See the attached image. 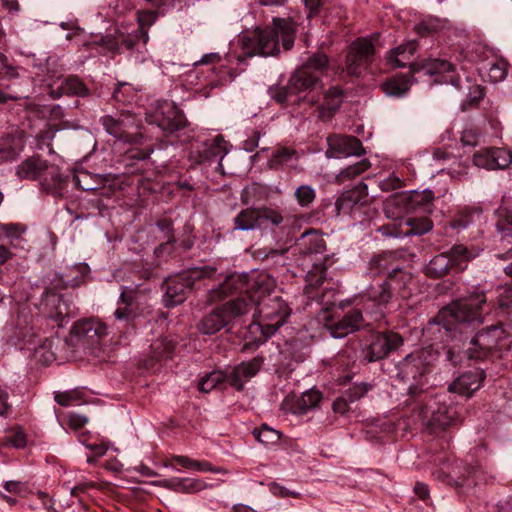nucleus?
I'll return each mask as SVG.
<instances>
[{"mask_svg":"<svg viewBox=\"0 0 512 512\" xmlns=\"http://www.w3.org/2000/svg\"><path fill=\"white\" fill-rule=\"evenodd\" d=\"M104 129L116 138L128 140L127 129L135 125L134 118L130 114H121L119 117L104 116L101 118Z\"/></svg>","mask_w":512,"mask_h":512,"instance_id":"obj_27","label":"nucleus"},{"mask_svg":"<svg viewBox=\"0 0 512 512\" xmlns=\"http://www.w3.org/2000/svg\"><path fill=\"white\" fill-rule=\"evenodd\" d=\"M421 413L427 425L446 428L453 423L455 410L445 404H438L436 409L432 405L425 406Z\"/></svg>","mask_w":512,"mask_h":512,"instance_id":"obj_25","label":"nucleus"},{"mask_svg":"<svg viewBox=\"0 0 512 512\" xmlns=\"http://www.w3.org/2000/svg\"><path fill=\"white\" fill-rule=\"evenodd\" d=\"M259 229H267L269 227H279L284 222L283 215L272 208H258Z\"/></svg>","mask_w":512,"mask_h":512,"instance_id":"obj_38","label":"nucleus"},{"mask_svg":"<svg viewBox=\"0 0 512 512\" xmlns=\"http://www.w3.org/2000/svg\"><path fill=\"white\" fill-rule=\"evenodd\" d=\"M90 271L86 263H78L67 267L63 273L55 275L51 280L53 287L61 289L75 288L84 282L85 277Z\"/></svg>","mask_w":512,"mask_h":512,"instance_id":"obj_24","label":"nucleus"},{"mask_svg":"<svg viewBox=\"0 0 512 512\" xmlns=\"http://www.w3.org/2000/svg\"><path fill=\"white\" fill-rule=\"evenodd\" d=\"M262 364L263 358L261 357H255L248 362L240 363L227 374V382L237 390H241L244 383L259 372Z\"/></svg>","mask_w":512,"mask_h":512,"instance_id":"obj_23","label":"nucleus"},{"mask_svg":"<svg viewBox=\"0 0 512 512\" xmlns=\"http://www.w3.org/2000/svg\"><path fill=\"white\" fill-rule=\"evenodd\" d=\"M156 226L163 233V238L167 243L174 242L173 222L171 219H161L156 223Z\"/></svg>","mask_w":512,"mask_h":512,"instance_id":"obj_56","label":"nucleus"},{"mask_svg":"<svg viewBox=\"0 0 512 512\" xmlns=\"http://www.w3.org/2000/svg\"><path fill=\"white\" fill-rule=\"evenodd\" d=\"M162 486L181 493H196L206 487V484L198 479L173 478L162 482Z\"/></svg>","mask_w":512,"mask_h":512,"instance_id":"obj_33","label":"nucleus"},{"mask_svg":"<svg viewBox=\"0 0 512 512\" xmlns=\"http://www.w3.org/2000/svg\"><path fill=\"white\" fill-rule=\"evenodd\" d=\"M370 167V163L367 159H362L361 161L357 162L354 165H350L343 169L338 175H337V181L339 183H342L346 180L353 179Z\"/></svg>","mask_w":512,"mask_h":512,"instance_id":"obj_44","label":"nucleus"},{"mask_svg":"<svg viewBox=\"0 0 512 512\" xmlns=\"http://www.w3.org/2000/svg\"><path fill=\"white\" fill-rule=\"evenodd\" d=\"M473 163L487 170L505 169L512 163V154L503 148H489L477 151Z\"/></svg>","mask_w":512,"mask_h":512,"instance_id":"obj_19","label":"nucleus"},{"mask_svg":"<svg viewBox=\"0 0 512 512\" xmlns=\"http://www.w3.org/2000/svg\"><path fill=\"white\" fill-rule=\"evenodd\" d=\"M112 97L117 102H129L133 97L130 85L127 83H119L118 87L113 91Z\"/></svg>","mask_w":512,"mask_h":512,"instance_id":"obj_55","label":"nucleus"},{"mask_svg":"<svg viewBox=\"0 0 512 512\" xmlns=\"http://www.w3.org/2000/svg\"><path fill=\"white\" fill-rule=\"evenodd\" d=\"M88 422V418L79 414L68 415V425L73 430H78L84 427Z\"/></svg>","mask_w":512,"mask_h":512,"instance_id":"obj_61","label":"nucleus"},{"mask_svg":"<svg viewBox=\"0 0 512 512\" xmlns=\"http://www.w3.org/2000/svg\"><path fill=\"white\" fill-rule=\"evenodd\" d=\"M328 69V57L323 53L310 56L289 79L290 92L299 96V103H307L310 106L319 101L318 90L323 89L321 76Z\"/></svg>","mask_w":512,"mask_h":512,"instance_id":"obj_4","label":"nucleus"},{"mask_svg":"<svg viewBox=\"0 0 512 512\" xmlns=\"http://www.w3.org/2000/svg\"><path fill=\"white\" fill-rule=\"evenodd\" d=\"M253 303L243 297H236L206 314L198 323L197 330L212 335L233 324L251 311Z\"/></svg>","mask_w":512,"mask_h":512,"instance_id":"obj_8","label":"nucleus"},{"mask_svg":"<svg viewBox=\"0 0 512 512\" xmlns=\"http://www.w3.org/2000/svg\"><path fill=\"white\" fill-rule=\"evenodd\" d=\"M364 325V318L361 310L351 309L337 321H330L325 324L333 338H343L359 330Z\"/></svg>","mask_w":512,"mask_h":512,"instance_id":"obj_21","label":"nucleus"},{"mask_svg":"<svg viewBox=\"0 0 512 512\" xmlns=\"http://www.w3.org/2000/svg\"><path fill=\"white\" fill-rule=\"evenodd\" d=\"M114 316L117 320L131 322L137 317V307L118 305Z\"/></svg>","mask_w":512,"mask_h":512,"instance_id":"obj_53","label":"nucleus"},{"mask_svg":"<svg viewBox=\"0 0 512 512\" xmlns=\"http://www.w3.org/2000/svg\"><path fill=\"white\" fill-rule=\"evenodd\" d=\"M275 285L274 279L264 272L233 273L207 292L206 303L211 305L239 293V297L253 303V324H257L262 334L269 337L286 322L291 313L290 307L281 297H270Z\"/></svg>","mask_w":512,"mask_h":512,"instance_id":"obj_1","label":"nucleus"},{"mask_svg":"<svg viewBox=\"0 0 512 512\" xmlns=\"http://www.w3.org/2000/svg\"><path fill=\"white\" fill-rule=\"evenodd\" d=\"M136 289L124 286L122 287V291L120 293L117 304L118 305H127L131 307H136Z\"/></svg>","mask_w":512,"mask_h":512,"instance_id":"obj_54","label":"nucleus"},{"mask_svg":"<svg viewBox=\"0 0 512 512\" xmlns=\"http://www.w3.org/2000/svg\"><path fill=\"white\" fill-rule=\"evenodd\" d=\"M485 303L484 292L475 288L467 296L441 309L434 318V322L443 328L452 339H455L457 332L462 335L466 327L483 322L482 306Z\"/></svg>","mask_w":512,"mask_h":512,"instance_id":"obj_3","label":"nucleus"},{"mask_svg":"<svg viewBox=\"0 0 512 512\" xmlns=\"http://www.w3.org/2000/svg\"><path fill=\"white\" fill-rule=\"evenodd\" d=\"M96 43L102 45L106 50L110 52L117 53L120 51L119 36L108 35L101 37L100 41Z\"/></svg>","mask_w":512,"mask_h":512,"instance_id":"obj_58","label":"nucleus"},{"mask_svg":"<svg viewBox=\"0 0 512 512\" xmlns=\"http://www.w3.org/2000/svg\"><path fill=\"white\" fill-rule=\"evenodd\" d=\"M7 441L16 448H22L26 444V436L22 431H14L7 437Z\"/></svg>","mask_w":512,"mask_h":512,"instance_id":"obj_62","label":"nucleus"},{"mask_svg":"<svg viewBox=\"0 0 512 512\" xmlns=\"http://www.w3.org/2000/svg\"><path fill=\"white\" fill-rule=\"evenodd\" d=\"M485 376L484 370L480 368L464 372L449 385V391L470 397L481 387Z\"/></svg>","mask_w":512,"mask_h":512,"instance_id":"obj_22","label":"nucleus"},{"mask_svg":"<svg viewBox=\"0 0 512 512\" xmlns=\"http://www.w3.org/2000/svg\"><path fill=\"white\" fill-rule=\"evenodd\" d=\"M73 182L84 191H99V195L110 197L115 192L114 177L111 174H92L86 170H77Z\"/></svg>","mask_w":512,"mask_h":512,"instance_id":"obj_15","label":"nucleus"},{"mask_svg":"<svg viewBox=\"0 0 512 512\" xmlns=\"http://www.w3.org/2000/svg\"><path fill=\"white\" fill-rule=\"evenodd\" d=\"M506 75L507 63L504 61L492 63L488 70V76L493 82H500L504 80Z\"/></svg>","mask_w":512,"mask_h":512,"instance_id":"obj_51","label":"nucleus"},{"mask_svg":"<svg viewBox=\"0 0 512 512\" xmlns=\"http://www.w3.org/2000/svg\"><path fill=\"white\" fill-rule=\"evenodd\" d=\"M298 154L293 148L281 147L277 149L272 158L270 159V167L277 168L278 166L288 165L294 167L297 164Z\"/></svg>","mask_w":512,"mask_h":512,"instance_id":"obj_39","label":"nucleus"},{"mask_svg":"<svg viewBox=\"0 0 512 512\" xmlns=\"http://www.w3.org/2000/svg\"><path fill=\"white\" fill-rule=\"evenodd\" d=\"M224 381H227V374L222 371H213L200 380L198 387L201 392L208 393Z\"/></svg>","mask_w":512,"mask_h":512,"instance_id":"obj_43","label":"nucleus"},{"mask_svg":"<svg viewBox=\"0 0 512 512\" xmlns=\"http://www.w3.org/2000/svg\"><path fill=\"white\" fill-rule=\"evenodd\" d=\"M475 257L465 246H453L448 252L433 257L425 268L426 275L431 278H441L450 271H461L466 263Z\"/></svg>","mask_w":512,"mask_h":512,"instance_id":"obj_10","label":"nucleus"},{"mask_svg":"<svg viewBox=\"0 0 512 512\" xmlns=\"http://www.w3.org/2000/svg\"><path fill=\"white\" fill-rule=\"evenodd\" d=\"M295 28L290 19L274 18L272 27L255 29L240 37L243 55L240 62L255 55L270 56L279 52V41L284 49L289 50L294 44Z\"/></svg>","mask_w":512,"mask_h":512,"instance_id":"obj_2","label":"nucleus"},{"mask_svg":"<svg viewBox=\"0 0 512 512\" xmlns=\"http://www.w3.org/2000/svg\"><path fill=\"white\" fill-rule=\"evenodd\" d=\"M327 157H349L360 156L365 153L362 142L348 135H331L327 137Z\"/></svg>","mask_w":512,"mask_h":512,"instance_id":"obj_17","label":"nucleus"},{"mask_svg":"<svg viewBox=\"0 0 512 512\" xmlns=\"http://www.w3.org/2000/svg\"><path fill=\"white\" fill-rule=\"evenodd\" d=\"M19 179H41L42 188L55 197H62L67 186L58 166L50 164L39 156H32L22 161L16 168Z\"/></svg>","mask_w":512,"mask_h":512,"instance_id":"obj_6","label":"nucleus"},{"mask_svg":"<svg viewBox=\"0 0 512 512\" xmlns=\"http://www.w3.org/2000/svg\"><path fill=\"white\" fill-rule=\"evenodd\" d=\"M398 264L393 253H382L371 257L367 264V272L370 276H383L397 272Z\"/></svg>","mask_w":512,"mask_h":512,"instance_id":"obj_29","label":"nucleus"},{"mask_svg":"<svg viewBox=\"0 0 512 512\" xmlns=\"http://www.w3.org/2000/svg\"><path fill=\"white\" fill-rule=\"evenodd\" d=\"M216 273L213 266L194 267L173 277H169L162 285L163 301L166 307L182 304L193 290L197 281L211 278Z\"/></svg>","mask_w":512,"mask_h":512,"instance_id":"obj_7","label":"nucleus"},{"mask_svg":"<svg viewBox=\"0 0 512 512\" xmlns=\"http://www.w3.org/2000/svg\"><path fill=\"white\" fill-rule=\"evenodd\" d=\"M256 439L264 445H272L280 440V433L267 425H263L260 429L253 432Z\"/></svg>","mask_w":512,"mask_h":512,"instance_id":"obj_48","label":"nucleus"},{"mask_svg":"<svg viewBox=\"0 0 512 512\" xmlns=\"http://www.w3.org/2000/svg\"><path fill=\"white\" fill-rule=\"evenodd\" d=\"M367 296L379 309V315L376 316V320L382 318L384 315V309L393 300L394 292L389 286V283L383 280L376 285H372L367 290Z\"/></svg>","mask_w":512,"mask_h":512,"instance_id":"obj_30","label":"nucleus"},{"mask_svg":"<svg viewBox=\"0 0 512 512\" xmlns=\"http://www.w3.org/2000/svg\"><path fill=\"white\" fill-rule=\"evenodd\" d=\"M342 102V90L337 86L329 88L324 92L323 102L317 108L318 118L322 121L331 120L336 111L340 108Z\"/></svg>","mask_w":512,"mask_h":512,"instance_id":"obj_26","label":"nucleus"},{"mask_svg":"<svg viewBox=\"0 0 512 512\" xmlns=\"http://www.w3.org/2000/svg\"><path fill=\"white\" fill-rule=\"evenodd\" d=\"M49 95L53 99H58L64 95L87 97L90 93L87 85L76 75H70L66 78H59L48 86Z\"/></svg>","mask_w":512,"mask_h":512,"instance_id":"obj_20","label":"nucleus"},{"mask_svg":"<svg viewBox=\"0 0 512 512\" xmlns=\"http://www.w3.org/2000/svg\"><path fill=\"white\" fill-rule=\"evenodd\" d=\"M227 152V142L223 139L222 136L218 135L214 138L213 142L206 150L205 159L212 161L215 158H220L219 167H221V161Z\"/></svg>","mask_w":512,"mask_h":512,"instance_id":"obj_42","label":"nucleus"},{"mask_svg":"<svg viewBox=\"0 0 512 512\" xmlns=\"http://www.w3.org/2000/svg\"><path fill=\"white\" fill-rule=\"evenodd\" d=\"M368 196V187L361 183L356 187L347 190L336 201V208L339 213H349L352 209L364 202Z\"/></svg>","mask_w":512,"mask_h":512,"instance_id":"obj_28","label":"nucleus"},{"mask_svg":"<svg viewBox=\"0 0 512 512\" xmlns=\"http://www.w3.org/2000/svg\"><path fill=\"white\" fill-rule=\"evenodd\" d=\"M370 388L371 386L367 383L355 384L345 392L344 396L349 400L350 403H354L361 399L369 391Z\"/></svg>","mask_w":512,"mask_h":512,"instance_id":"obj_52","label":"nucleus"},{"mask_svg":"<svg viewBox=\"0 0 512 512\" xmlns=\"http://www.w3.org/2000/svg\"><path fill=\"white\" fill-rule=\"evenodd\" d=\"M403 186V181L397 177L396 175L392 174L381 181L380 187L384 191L388 190H395L398 188H401Z\"/></svg>","mask_w":512,"mask_h":512,"instance_id":"obj_59","label":"nucleus"},{"mask_svg":"<svg viewBox=\"0 0 512 512\" xmlns=\"http://www.w3.org/2000/svg\"><path fill=\"white\" fill-rule=\"evenodd\" d=\"M54 400L63 407L80 405L83 402L82 393L77 390L57 392Z\"/></svg>","mask_w":512,"mask_h":512,"instance_id":"obj_45","label":"nucleus"},{"mask_svg":"<svg viewBox=\"0 0 512 512\" xmlns=\"http://www.w3.org/2000/svg\"><path fill=\"white\" fill-rule=\"evenodd\" d=\"M153 357L157 360L169 358L174 350V346L166 339H157L151 344Z\"/></svg>","mask_w":512,"mask_h":512,"instance_id":"obj_49","label":"nucleus"},{"mask_svg":"<svg viewBox=\"0 0 512 512\" xmlns=\"http://www.w3.org/2000/svg\"><path fill=\"white\" fill-rule=\"evenodd\" d=\"M294 195H295L297 203L301 207H308L314 202V200L316 198V191L310 185H300L295 190Z\"/></svg>","mask_w":512,"mask_h":512,"instance_id":"obj_46","label":"nucleus"},{"mask_svg":"<svg viewBox=\"0 0 512 512\" xmlns=\"http://www.w3.org/2000/svg\"><path fill=\"white\" fill-rule=\"evenodd\" d=\"M412 213L430 214L434 209V193L432 190L410 191Z\"/></svg>","mask_w":512,"mask_h":512,"instance_id":"obj_32","label":"nucleus"},{"mask_svg":"<svg viewBox=\"0 0 512 512\" xmlns=\"http://www.w3.org/2000/svg\"><path fill=\"white\" fill-rule=\"evenodd\" d=\"M479 139V133L475 129H465L461 135V142L464 146H476Z\"/></svg>","mask_w":512,"mask_h":512,"instance_id":"obj_60","label":"nucleus"},{"mask_svg":"<svg viewBox=\"0 0 512 512\" xmlns=\"http://www.w3.org/2000/svg\"><path fill=\"white\" fill-rule=\"evenodd\" d=\"M374 55V46L368 39H358L349 50L346 58L347 71L350 75H358L361 68L366 67Z\"/></svg>","mask_w":512,"mask_h":512,"instance_id":"obj_18","label":"nucleus"},{"mask_svg":"<svg viewBox=\"0 0 512 512\" xmlns=\"http://www.w3.org/2000/svg\"><path fill=\"white\" fill-rule=\"evenodd\" d=\"M73 334L79 344L94 348L100 344L107 334L106 325L98 319L90 318L77 322L73 326Z\"/></svg>","mask_w":512,"mask_h":512,"instance_id":"obj_16","label":"nucleus"},{"mask_svg":"<svg viewBox=\"0 0 512 512\" xmlns=\"http://www.w3.org/2000/svg\"><path fill=\"white\" fill-rule=\"evenodd\" d=\"M234 228L241 231L259 229L258 208H247L234 218Z\"/></svg>","mask_w":512,"mask_h":512,"instance_id":"obj_37","label":"nucleus"},{"mask_svg":"<svg viewBox=\"0 0 512 512\" xmlns=\"http://www.w3.org/2000/svg\"><path fill=\"white\" fill-rule=\"evenodd\" d=\"M299 245L306 254H318L326 249V242L322 235L313 230L302 234Z\"/></svg>","mask_w":512,"mask_h":512,"instance_id":"obj_35","label":"nucleus"},{"mask_svg":"<svg viewBox=\"0 0 512 512\" xmlns=\"http://www.w3.org/2000/svg\"><path fill=\"white\" fill-rule=\"evenodd\" d=\"M472 222V215L469 212H462L458 214L451 222L450 226L453 229L462 230L467 228Z\"/></svg>","mask_w":512,"mask_h":512,"instance_id":"obj_57","label":"nucleus"},{"mask_svg":"<svg viewBox=\"0 0 512 512\" xmlns=\"http://www.w3.org/2000/svg\"><path fill=\"white\" fill-rule=\"evenodd\" d=\"M385 281L389 283V286L394 292V296H399L401 298L408 297V292H406V289L412 281V275L409 272L402 270L398 266L397 272L388 274V277H386Z\"/></svg>","mask_w":512,"mask_h":512,"instance_id":"obj_34","label":"nucleus"},{"mask_svg":"<svg viewBox=\"0 0 512 512\" xmlns=\"http://www.w3.org/2000/svg\"><path fill=\"white\" fill-rule=\"evenodd\" d=\"M438 359V352L433 347L414 351L395 365V377L408 384V395L420 397L426 386V375L433 363Z\"/></svg>","mask_w":512,"mask_h":512,"instance_id":"obj_5","label":"nucleus"},{"mask_svg":"<svg viewBox=\"0 0 512 512\" xmlns=\"http://www.w3.org/2000/svg\"><path fill=\"white\" fill-rule=\"evenodd\" d=\"M444 356L445 360L447 362H450L451 365L453 366H457L458 364H460L463 358V356L459 352L455 351L454 348L451 347L444 348Z\"/></svg>","mask_w":512,"mask_h":512,"instance_id":"obj_64","label":"nucleus"},{"mask_svg":"<svg viewBox=\"0 0 512 512\" xmlns=\"http://www.w3.org/2000/svg\"><path fill=\"white\" fill-rule=\"evenodd\" d=\"M158 17V13L155 10H142L137 12V20L141 29V33L144 36V41L148 39L147 31L144 30L146 27H150L154 24Z\"/></svg>","mask_w":512,"mask_h":512,"instance_id":"obj_50","label":"nucleus"},{"mask_svg":"<svg viewBox=\"0 0 512 512\" xmlns=\"http://www.w3.org/2000/svg\"><path fill=\"white\" fill-rule=\"evenodd\" d=\"M403 345V338L393 331L377 333L372 337L370 344L364 352L368 362H375L385 358L390 352L398 350Z\"/></svg>","mask_w":512,"mask_h":512,"instance_id":"obj_14","label":"nucleus"},{"mask_svg":"<svg viewBox=\"0 0 512 512\" xmlns=\"http://www.w3.org/2000/svg\"><path fill=\"white\" fill-rule=\"evenodd\" d=\"M322 399V394L314 389L304 392L297 402V410L305 414L310 409L316 407Z\"/></svg>","mask_w":512,"mask_h":512,"instance_id":"obj_41","label":"nucleus"},{"mask_svg":"<svg viewBox=\"0 0 512 512\" xmlns=\"http://www.w3.org/2000/svg\"><path fill=\"white\" fill-rule=\"evenodd\" d=\"M25 231V228L15 223H0V236H4L10 240L12 245H16L15 242L21 239V235Z\"/></svg>","mask_w":512,"mask_h":512,"instance_id":"obj_47","label":"nucleus"},{"mask_svg":"<svg viewBox=\"0 0 512 512\" xmlns=\"http://www.w3.org/2000/svg\"><path fill=\"white\" fill-rule=\"evenodd\" d=\"M406 225L409 227L406 235H423L433 227L432 221L427 216L407 218Z\"/></svg>","mask_w":512,"mask_h":512,"instance_id":"obj_40","label":"nucleus"},{"mask_svg":"<svg viewBox=\"0 0 512 512\" xmlns=\"http://www.w3.org/2000/svg\"><path fill=\"white\" fill-rule=\"evenodd\" d=\"M349 403V400L345 396L337 398L332 404V409L335 413L344 415L350 409Z\"/></svg>","mask_w":512,"mask_h":512,"instance_id":"obj_63","label":"nucleus"},{"mask_svg":"<svg viewBox=\"0 0 512 512\" xmlns=\"http://www.w3.org/2000/svg\"><path fill=\"white\" fill-rule=\"evenodd\" d=\"M145 119L148 124L157 126L166 134H171L186 126L183 112L173 102L167 100L157 101L146 112Z\"/></svg>","mask_w":512,"mask_h":512,"instance_id":"obj_11","label":"nucleus"},{"mask_svg":"<svg viewBox=\"0 0 512 512\" xmlns=\"http://www.w3.org/2000/svg\"><path fill=\"white\" fill-rule=\"evenodd\" d=\"M61 290L60 287H53L50 281L41 298L43 310L47 313L48 317L58 322L60 326L63 325L65 319L75 314V307L68 294L61 293Z\"/></svg>","mask_w":512,"mask_h":512,"instance_id":"obj_13","label":"nucleus"},{"mask_svg":"<svg viewBox=\"0 0 512 512\" xmlns=\"http://www.w3.org/2000/svg\"><path fill=\"white\" fill-rule=\"evenodd\" d=\"M411 86V79L407 75L395 76L383 83L382 88L386 95L393 97L403 96Z\"/></svg>","mask_w":512,"mask_h":512,"instance_id":"obj_36","label":"nucleus"},{"mask_svg":"<svg viewBox=\"0 0 512 512\" xmlns=\"http://www.w3.org/2000/svg\"><path fill=\"white\" fill-rule=\"evenodd\" d=\"M417 50V42L415 40L409 41L406 44L399 45L388 53V61L397 68L409 66L412 71L422 69L425 74L434 75L454 70V66L446 61L440 59H428L425 63L418 67V64L413 61V56Z\"/></svg>","mask_w":512,"mask_h":512,"instance_id":"obj_9","label":"nucleus"},{"mask_svg":"<svg viewBox=\"0 0 512 512\" xmlns=\"http://www.w3.org/2000/svg\"><path fill=\"white\" fill-rule=\"evenodd\" d=\"M506 340L505 330L499 325H492L471 338L470 347L465 351V356L472 360L484 359L493 350L501 349Z\"/></svg>","mask_w":512,"mask_h":512,"instance_id":"obj_12","label":"nucleus"},{"mask_svg":"<svg viewBox=\"0 0 512 512\" xmlns=\"http://www.w3.org/2000/svg\"><path fill=\"white\" fill-rule=\"evenodd\" d=\"M409 192L391 196L385 203L384 211L388 218L398 219L404 214L412 213Z\"/></svg>","mask_w":512,"mask_h":512,"instance_id":"obj_31","label":"nucleus"}]
</instances>
